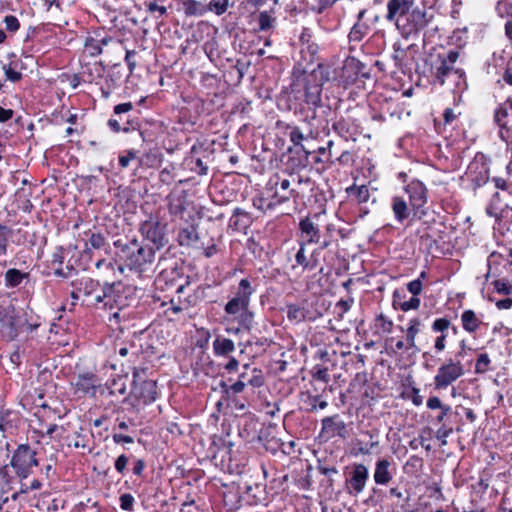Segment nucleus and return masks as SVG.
I'll return each mask as SVG.
<instances>
[{"mask_svg": "<svg viewBox=\"0 0 512 512\" xmlns=\"http://www.w3.org/2000/svg\"><path fill=\"white\" fill-rule=\"evenodd\" d=\"M270 184L272 189H274L273 197L278 204L285 203L291 198L297 199L300 197V191L292 187L291 179H280L277 177L275 180L271 179Z\"/></svg>", "mask_w": 512, "mask_h": 512, "instance_id": "nucleus-11", "label": "nucleus"}, {"mask_svg": "<svg viewBox=\"0 0 512 512\" xmlns=\"http://www.w3.org/2000/svg\"><path fill=\"white\" fill-rule=\"evenodd\" d=\"M319 74L321 75L319 82L311 84L310 79H308L307 84L305 86V102L308 105H312L313 107H318L321 104L323 77L321 71L319 72Z\"/></svg>", "mask_w": 512, "mask_h": 512, "instance_id": "nucleus-23", "label": "nucleus"}, {"mask_svg": "<svg viewBox=\"0 0 512 512\" xmlns=\"http://www.w3.org/2000/svg\"><path fill=\"white\" fill-rule=\"evenodd\" d=\"M254 313L247 310L240 311L239 322L247 332H251L253 328Z\"/></svg>", "mask_w": 512, "mask_h": 512, "instance_id": "nucleus-47", "label": "nucleus"}, {"mask_svg": "<svg viewBox=\"0 0 512 512\" xmlns=\"http://www.w3.org/2000/svg\"><path fill=\"white\" fill-rule=\"evenodd\" d=\"M507 193L495 192L492 196L491 202L487 207V213L492 214V210H502L501 204L506 200Z\"/></svg>", "mask_w": 512, "mask_h": 512, "instance_id": "nucleus-48", "label": "nucleus"}, {"mask_svg": "<svg viewBox=\"0 0 512 512\" xmlns=\"http://www.w3.org/2000/svg\"><path fill=\"white\" fill-rule=\"evenodd\" d=\"M346 192L358 204L366 203L370 198V192L366 185H351L346 189Z\"/></svg>", "mask_w": 512, "mask_h": 512, "instance_id": "nucleus-35", "label": "nucleus"}, {"mask_svg": "<svg viewBox=\"0 0 512 512\" xmlns=\"http://www.w3.org/2000/svg\"><path fill=\"white\" fill-rule=\"evenodd\" d=\"M308 401L310 403V408L308 409L309 412H314L319 409H325L328 406L327 401L321 400V397L319 395H309Z\"/></svg>", "mask_w": 512, "mask_h": 512, "instance_id": "nucleus-53", "label": "nucleus"}, {"mask_svg": "<svg viewBox=\"0 0 512 512\" xmlns=\"http://www.w3.org/2000/svg\"><path fill=\"white\" fill-rule=\"evenodd\" d=\"M406 20L409 22V24L407 27L403 28L404 34L417 33L428 23L426 13L421 10H413L410 14L406 15Z\"/></svg>", "mask_w": 512, "mask_h": 512, "instance_id": "nucleus-20", "label": "nucleus"}, {"mask_svg": "<svg viewBox=\"0 0 512 512\" xmlns=\"http://www.w3.org/2000/svg\"><path fill=\"white\" fill-rule=\"evenodd\" d=\"M494 288L498 293L509 295L511 293V286L504 280H496Z\"/></svg>", "mask_w": 512, "mask_h": 512, "instance_id": "nucleus-62", "label": "nucleus"}, {"mask_svg": "<svg viewBox=\"0 0 512 512\" xmlns=\"http://www.w3.org/2000/svg\"><path fill=\"white\" fill-rule=\"evenodd\" d=\"M464 375V366L460 360L447 359L434 377L435 389H445Z\"/></svg>", "mask_w": 512, "mask_h": 512, "instance_id": "nucleus-8", "label": "nucleus"}, {"mask_svg": "<svg viewBox=\"0 0 512 512\" xmlns=\"http://www.w3.org/2000/svg\"><path fill=\"white\" fill-rule=\"evenodd\" d=\"M251 223L250 213L241 209L235 208L229 220V226L234 230H242L247 228Z\"/></svg>", "mask_w": 512, "mask_h": 512, "instance_id": "nucleus-29", "label": "nucleus"}, {"mask_svg": "<svg viewBox=\"0 0 512 512\" xmlns=\"http://www.w3.org/2000/svg\"><path fill=\"white\" fill-rule=\"evenodd\" d=\"M291 177L292 184L298 186V188L296 189L300 191V196L305 192L307 187L311 186V180L309 178L303 179L299 175H297L296 177L294 175H291Z\"/></svg>", "mask_w": 512, "mask_h": 512, "instance_id": "nucleus-54", "label": "nucleus"}, {"mask_svg": "<svg viewBox=\"0 0 512 512\" xmlns=\"http://www.w3.org/2000/svg\"><path fill=\"white\" fill-rule=\"evenodd\" d=\"M368 478V468L361 463L354 464L351 477L348 480L350 487L349 493L355 495L360 494L364 490Z\"/></svg>", "mask_w": 512, "mask_h": 512, "instance_id": "nucleus-14", "label": "nucleus"}, {"mask_svg": "<svg viewBox=\"0 0 512 512\" xmlns=\"http://www.w3.org/2000/svg\"><path fill=\"white\" fill-rule=\"evenodd\" d=\"M461 323L463 329L466 332L472 334L479 329L480 325L482 324V321L479 317H477L476 313L473 310L468 309L463 311V313L461 314Z\"/></svg>", "mask_w": 512, "mask_h": 512, "instance_id": "nucleus-31", "label": "nucleus"}, {"mask_svg": "<svg viewBox=\"0 0 512 512\" xmlns=\"http://www.w3.org/2000/svg\"><path fill=\"white\" fill-rule=\"evenodd\" d=\"M128 463V457L124 454L118 456L115 460V469L118 473L123 474Z\"/></svg>", "mask_w": 512, "mask_h": 512, "instance_id": "nucleus-63", "label": "nucleus"}, {"mask_svg": "<svg viewBox=\"0 0 512 512\" xmlns=\"http://www.w3.org/2000/svg\"><path fill=\"white\" fill-rule=\"evenodd\" d=\"M459 51L450 50L446 54H438L435 61L431 63V75L434 83L443 86L452 82L459 92L467 88L465 72L463 69L455 68L459 58Z\"/></svg>", "mask_w": 512, "mask_h": 512, "instance_id": "nucleus-3", "label": "nucleus"}, {"mask_svg": "<svg viewBox=\"0 0 512 512\" xmlns=\"http://www.w3.org/2000/svg\"><path fill=\"white\" fill-rule=\"evenodd\" d=\"M253 205L254 207H256L258 210H261V211H267V210H272L275 208V206L279 205L278 202L276 201V199H274V197L272 196L271 199H266L264 197H256L253 199Z\"/></svg>", "mask_w": 512, "mask_h": 512, "instance_id": "nucleus-45", "label": "nucleus"}, {"mask_svg": "<svg viewBox=\"0 0 512 512\" xmlns=\"http://www.w3.org/2000/svg\"><path fill=\"white\" fill-rule=\"evenodd\" d=\"M199 239L197 228L194 225L180 228L177 234V241L182 247H194Z\"/></svg>", "mask_w": 512, "mask_h": 512, "instance_id": "nucleus-25", "label": "nucleus"}, {"mask_svg": "<svg viewBox=\"0 0 512 512\" xmlns=\"http://www.w3.org/2000/svg\"><path fill=\"white\" fill-rule=\"evenodd\" d=\"M287 317L291 321L301 322L306 318V311L298 305L291 304L287 306Z\"/></svg>", "mask_w": 512, "mask_h": 512, "instance_id": "nucleus-44", "label": "nucleus"}, {"mask_svg": "<svg viewBox=\"0 0 512 512\" xmlns=\"http://www.w3.org/2000/svg\"><path fill=\"white\" fill-rule=\"evenodd\" d=\"M181 9L186 17H200L206 12V4L198 0H182Z\"/></svg>", "mask_w": 512, "mask_h": 512, "instance_id": "nucleus-30", "label": "nucleus"}, {"mask_svg": "<svg viewBox=\"0 0 512 512\" xmlns=\"http://www.w3.org/2000/svg\"><path fill=\"white\" fill-rule=\"evenodd\" d=\"M86 245H90L94 249H101L106 245V238L101 233H91Z\"/></svg>", "mask_w": 512, "mask_h": 512, "instance_id": "nucleus-49", "label": "nucleus"}, {"mask_svg": "<svg viewBox=\"0 0 512 512\" xmlns=\"http://www.w3.org/2000/svg\"><path fill=\"white\" fill-rule=\"evenodd\" d=\"M276 22V18L273 17L270 12L262 11L258 16V25L260 31H268L274 28Z\"/></svg>", "mask_w": 512, "mask_h": 512, "instance_id": "nucleus-43", "label": "nucleus"}, {"mask_svg": "<svg viewBox=\"0 0 512 512\" xmlns=\"http://www.w3.org/2000/svg\"><path fill=\"white\" fill-rule=\"evenodd\" d=\"M238 377L246 387L259 388L265 382L262 371L257 368L250 369L249 365H244V371Z\"/></svg>", "mask_w": 512, "mask_h": 512, "instance_id": "nucleus-22", "label": "nucleus"}, {"mask_svg": "<svg viewBox=\"0 0 512 512\" xmlns=\"http://www.w3.org/2000/svg\"><path fill=\"white\" fill-rule=\"evenodd\" d=\"M220 387L222 389L223 394H235V395H242L247 388L244 385V382L241 381V379L239 377H238V380L231 385H228L225 381H221Z\"/></svg>", "mask_w": 512, "mask_h": 512, "instance_id": "nucleus-41", "label": "nucleus"}, {"mask_svg": "<svg viewBox=\"0 0 512 512\" xmlns=\"http://www.w3.org/2000/svg\"><path fill=\"white\" fill-rule=\"evenodd\" d=\"M311 373L314 379L322 381L324 383H328L330 380L327 367L316 365L313 367Z\"/></svg>", "mask_w": 512, "mask_h": 512, "instance_id": "nucleus-51", "label": "nucleus"}, {"mask_svg": "<svg viewBox=\"0 0 512 512\" xmlns=\"http://www.w3.org/2000/svg\"><path fill=\"white\" fill-rule=\"evenodd\" d=\"M289 139L293 143V145L296 147L297 152L302 151L304 152L306 158L310 155V151L305 148L303 145V141L308 139V135H304V133L300 130L299 127H289Z\"/></svg>", "mask_w": 512, "mask_h": 512, "instance_id": "nucleus-34", "label": "nucleus"}, {"mask_svg": "<svg viewBox=\"0 0 512 512\" xmlns=\"http://www.w3.org/2000/svg\"><path fill=\"white\" fill-rule=\"evenodd\" d=\"M3 70H4L6 78L12 82H18L22 78V74L20 72L16 71L15 69H13L10 65L9 66L4 65Z\"/></svg>", "mask_w": 512, "mask_h": 512, "instance_id": "nucleus-60", "label": "nucleus"}, {"mask_svg": "<svg viewBox=\"0 0 512 512\" xmlns=\"http://www.w3.org/2000/svg\"><path fill=\"white\" fill-rule=\"evenodd\" d=\"M407 289L413 296H418L422 291V281L420 278L409 282L407 284Z\"/></svg>", "mask_w": 512, "mask_h": 512, "instance_id": "nucleus-61", "label": "nucleus"}, {"mask_svg": "<svg viewBox=\"0 0 512 512\" xmlns=\"http://www.w3.org/2000/svg\"><path fill=\"white\" fill-rule=\"evenodd\" d=\"M42 487V482L38 479H34L30 485L25 483L21 484L20 493H28L29 491L38 490Z\"/></svg>", "mask_w": 512, "mask_h": 512, "instance_id": "nucleus-64", "label": "nucleus"}, {"mask_svg": "<svg viewBox=\"0 0 512 512\" xmlns=\"http://www.w3.org/2000/svg\"><path fill=\"white\" fill-rule=\"evenodd\" d=\"M394 53L392 55L393 60L395 61V65L400 67L403 61V58L406 54L405 50L400 47L398 43L393 45Z\"/></svg>", "mask_w": 512, "mask_h": 512, "instance_id": "nucleus-58", "label": "nucleus"}, {"mask_svg": "<svg viewBox=\"0 0 512 512\" xmlns=\"http://www.w3.org/2000/svg\"><path fill=\"white\" fill-rule=\"evenodd\" d=\"M185 203L184 196H170L168 204L169 213L173 216H182L186 210Z\"/></svg>", "mask_w": 512, "mask_h": 512, "instance_id": "nucleus-38", "label": "nucleus"}, {"mask_svg": "<svg viewBox=\"0 0 512 512\" xmlns=\"http://www.w3.org/2000/svg\"><path fill=\"white\" fill-rule=\"evenodd\" d=\"M490 364V359L488 354L482 353L478 356L475 364V372L476 373H485Z\"/></svg>", "mask_w": 512, "mask_h": 512, "instance_id": "nucleus-52", "label": "nucleus"}, {"mask_svg": "<svg viewBox=\"0 0 512 512\" xmlns=\"http://www.w3.org/2000/svg\"><path fill=\"white\" fill-rule=\"evenodd\" d=\"M234 350V342L229 338L217 335L213 341V352L216 356L226 357Z\"/></svg>", "mask_w": 512, "mask_h": 512, "instance_id": "nucleus-28", "label": "nucleus"}, {"mask_svg": "<svg viewBox=\"0 0 512 512\" xmlns=\"http://www.w3.org/2000/svg\"><path fill=\"white\" fill-rule=\"evenodd\" d=\"M85 50L91 57H96L100 55L102 51V47L99 44V41L95 37H88L85 41Z\"/></svg>", "mask_w": 512, "mask_h": 512, "instance_id": "nucleus-46", "label": "nucleus"}, {"mask_svg": "<svg viewBox=\"0 0 512 512\" xmlns=\"http://www.w3.org/2000/svg\"><path fill=\"white\" fill-rule=\"evenodd\" d=\"M2 337L8 341L14 340L18 335L17 327L12 317L5 318L1 323Z\"/></svg>", "mask_w": 512, "mask_h": 512, "instance_id": "nucleus-39", "label": "nucleus"}, {"mask_svg": "<svg viewBox=\"0 0 512 512\" xmlns=\"http://www.w3.org/2000/svg\"><path fill=\"white\" fill-rule=\"evenodd\" d=\"M321 424V435L326 436L327 438L346 437V423L340 418L338 414L323 418Z\"/></svg>", "mask_w": 512, "mask_h": 512, "instance_id": "nucleus-12", "label": "nucleus"}, {"mask_svg": "<svg viewBox=\"0 0 512 512\" xmlns=\"http://www.w3.org/2000/svg\"><path fill=\"white\" fill-rule=\"evenodd\" d=\"M140 231L144 238L151 242L157 250L168 244L166 225L159 221L144 222L140 227Z\"/></svg>", "mask_w": 512, "mask_h": 512, "instance_id": "nucleus-10", "label": "nucleus"}, {"mask_svg": "<svg viewBox=\"0 0 512 512\" xmlns=\"http://www.w3.org/2000/svg\"><path fill=\"white\" fill-rule=\"evenodd\" d=\"M77 290L87 297L94 296L96 305L103 303L104 307L110 308L115 305L119 310L129 305L128 298L134 293L133 287L121 282L105 283L101 288L97 280L89 277L78 280Z\"/></svg>", "mask_w": 512, "mask_h": 512, "instance_id": "nucleus-1", "label": "nucleus"}, {"mask_svg": "<svg viewBox=\"0 0 512 512\" xmlns=\"http://www.w3.org/2000/svg\"><path fill=\"white\" fill-rule=\"evenodd\" d=\"M489 171L488 157L481 152L476 153L466 170V176L471 181L474 190L489 182Z\"/></svg>", "mask_w": 512, "mask_h": 512, "instance_id": "nucleus-6", "label": "nucleus"}, {"mask_svg": "<svg viewBox=\"0 0 512 512\" xmlns=\"http://www.w3.org/2000/svg\"><path fill=\"white\" fill-rule=\"evenodd\" d=\"M6 30L9 32H16L20 28V23L14 15H7L4 18Z\"/></svg>", "mask_w": 512, "mask_h": 512, "instance_id": "nucleus-56", "label": "nucleus"}, {"mask_svg": "<svg viewBox=\"0 0 512 512\" xmlns=\"http://www.w3.org/2000/svg\"><path fill=\"white\" fill-rule=\"evenodd\" d=\"M369 26L365 23H355L348 35L350 42H360L367 35Z\"/></svg>", "mask_w": 512, "mask_h": 512, "instance_id": "nucleus-40", "label": "nucleus"}, {"mask_svg": "<svg viewBox=\"0 0 512 512\" xmlns=\"http://www.w3.org/2000/svg\"><path fill=\"white\" fill-rule=\"evenodd\" d=\"M95 382L96 379L93 374L79 375L75 386L77 391L83 392L84 394L94 395L96 389Z\"/></svg>", "mask_w": 512, "mask_h": 512, "instance_id": "nucleus-33", "label": "nucleus"}, {"mask_svg": "<svg viewBox=\"0 0 512 512\" xmlns=\"http://www.w3.org/2000/svg\"><path fill=\"white\" fill-rule=\"evenodd\" d=\"M134 502V497L129 493H125L120 496V507L122 510L132 511Z\"/></svg>", "mask_w": 512, "mask_h": 512, "instance_id": "nucleus-55", "label": "nucleus"}, {"mask_svg": "<svg viewBox=\"0 0 512 512\" xmlns=\"http://www.w3.org/2000/svg\"><path fill=\"white\" fill-rule=\"evenodd\" d=\"M194 165L191 167V170L196 172L198 175H206L208 172V166L200 159L196 158L195 160H191Z\"/></svg>", "mask_w": 512, "mask_h": 512, "instance_id": "nucleus-59", "label": "nucleus"}, {"mask_svg": "<svg viewBox=\"0 0 512 512\" xmlns=\"http://www.w3.org/2000/svg\"><path fill=\"white\" fill-rule=\"evenodd\" d=\"M420 306V299L417 296H413L408 301H404L400 304L402 311L416 310Z\"/></svg>", "mask_w": 512, "mask_h": 512, "instance_id": "nucleus-57", "label": "nucleus"}, {"mask_svg": "<svg viewBox=\"0 0 512 512\" xmlns=\"http://www.w3.org/2000/svg\"><path fill=\"white\" fill-rule=\"evenodd\" d=\"M11 235L12 229L6 225L0 224V257L7 254Z\"/></svg>", "mask_w": 512, "mask_h": 512, "instance_id": "nucleus-42", "label": "nucleus"}, {"mask_svg": "<svg viewBox=\"0 0 512 512\" xmlns=\"http://www.w3.org/2000/svg\"><path fill=\"white\" fill-rule=\"evenodd\" d=\"M144 373V370L134 368L131 395L143 404H149L156 400L157 386L154 380H145L141 376Z\"/></svg>", "mask_w": 512, "mask_h": 512, "instance_id": "nucleus-7", "label": "nucleus"}, {"mask_svg": "<svg viewBox=\"0 0 512 512\" xmlns=\"http://www.w3.org/2000/svg\"><path fill=\"white\" fill-rule=\"evenodd\" d=\"M305 246V242L299 243V249L295 255L296 264L301 266L304 270H314L318 265V260H315V262L309 261V259L306 257Z\"/></svg>", "mask_w": 512, "mask_h": 512, "instance_id": "nucleus-36", "label": "nucleus"}, {"mask_svg": "<svg viewBox=\"0 0 512 512\" xmlns=\"http://www.w3.org/2000/svg\"><path fill=\"white\" fill-rule=\"evenodd\" d=\"M223 398L236 414H245L249 407V401L244 395L223 394Z\"/></svg>", "mask_w": 512, "mask_h": 512, "instance_id": "nucleus-26", "label": "nucleus"}, {"mask_svg": "<svg viewBox=\"0 0 512 512\" xmlns=\"http://www.w3.org/2000/svg\"><path fill=\"white\" fill-rule=\"evenodd\" d=\"M29 278V272H23L16 268L7 269L3 275L4 285L7 289L19 288L21 284L28 281Z\"/></svg>", "mask_w": 512, "mask_h": 512, "instance_id": "nucleus-21", "label": "nucleus"}, {"mask_svg": "<svg viewBox=\"0 0 512 512\" xmlns=\"http://www.w3.org/2000/svg\"><path fill=\"white\" fill-rule=\"evenodd\" d=\"M405 191L409 196L410 205L413 209H419L426 204L427 189L421 181L414 180L410 182L406 186Z\"/></svg>", "mask_w": 512, "mask_h": 512, "instance_id": "nucleus-15", "label": "nucleus"}, {"mask_svg": "<svg viewBox=\"0 0 512 512\" xmlns=\"http://www.w3.org/2000/svg\"><path fill=\"white\" fill-rule=\"evenodd\" d=\"M119 249V258L125 268L136 273L139 277L149 276L155 271V249L137 239L126 243L117 240L114 243Z\"/></svg>", "mask_w": 512, "mask_h": 512, "instance_id": "nucleus-2", "label": "nucleus"}, {"mask_svg": "<svg viewBox=\"0 0 512 512\" xmlns=\"http://www.w3.org/2000/svg\"><path fill=\"white\" fill-rule=\"evenodd\" d=\"M129 379L127 375L117 376L111 379L107 383V389L109 390V394L113 396H122L125 400L127 397V385Z\"/></svg>", "mask_w": 512, "mask_h": 512, "instance_id": "nucleus-27", "label": "nucleus"}, {"mask_svg": "<svg viewBox=\"0 0 512 512\" xmlns=\"http://www.w3.org/2000/svg\"><path fill=\"white\" fill-rule=\"evenodd\" d=\"M391 462L388 459H379L375 464L374 481L378 485H387L392 479L390 472Z\"/></svg>", "mask_w": 512, "mask_h": 512, "instance_id": "nucleus-24", "label": "nucleus"}, {"mask_svg": "<svg viewBox=\"0 0 512 512\" xmlns=\"http://www.w3.org/2000/svg\"><path fill=\"white\" fill-rule=\"evenodd\" d=\"M302 242L305 244H317L320 242V229L309 217H305L299 222Z\"/></svg>", "mask_w": 512, "mask_h": 512, "instance_id": "nucleus-18", "label": "nucleus"}, {"mask_svg": "<svg viewBox=\"0 0 512 512\" xmlns=\"http://www.w3.org/2000/svg\"><path fill=\"white\" fill-rule=\"evenodd\" d=\"M36 455V451L28 444H20L14 451L9 465L20 480L28 478L32 474V469L39 465Z\"/></svg>", "mask_w": 512, "mask_h": 512, "instance_id": "nucleus-4", "label": "nucleus"}, {"mask_svg": "<svg viewBox=\"0 0 512 512\" xmlns=\"http://www.w3.org/2000/svg\"><path fill=\"white\" fill-rule=\"evenodd\" d=\"M428 319L427 315L424 316H416L411 318L408 321L406 332V341L408 343L407 348H412L414 351H419L416 345V336L419 334L423 328L425 327V322Z\"/></svg>", "mask_w": 512, "mask_h": 512, "instance_id": "nucleus-17", "label": "nucleus"}, {"mask_svg": "<svg viewBox=\"0 0 512 512\" xmlns=\"http://www.w3.org/2000/svg\"><path fill=\"white\" fill-rule=\"evenodd\" d=\"M413 3L407 0H389L387 4L386 18L389 21H396L399 27V17H404L408 14Z\"/></svg>", "mask_w": 512, "mask_h": 512, "instance_id": "nucleus-19", "label": "nucleus"}, {"mask_svg": "<svg viewBox=\"0 0 512 512\" xmlns=\"http://www.w3.org/2000/svg\"><path fill=\"white\" fill-rule=\"evenodd\" d=\"M493 121L498 126V135L506 143L512 141V119H508L507 107H497Z\"/></svg>", "mask_w": 512, "mask_h": 512, "instance_id": "nucleus-13", "label": "nucleus"}, {"mask_svg": "<svg viewBox=\"0 0 512 512\" xmlns=\"http://www.w3.org/2000/svg\"><path fill=\"white\" fill-rule=\"evenodd\" d=\"M255 292L248 279H241L235 295L225 304L224 311L228 315H237L242 310H247L250 305V298Z\"/></svg>", "mask_w": 512, "mask_h": 512, "instance_id": "nucleus-5", "label": "nucleus"}, {"mask_svg": "<svg viewBox=\"0 0 512 512\" xmlns=\"http://www.w3.org/2000/svg\"><path fill=\"white\" fill-rule=\"evenodd\" d=\"M391 207L395 218L399 223H403V221L409 217L410 211L408 205L402 197H393Z\"/></svg>", "mask_w": 512, "mask_h": 512, "instance_id": "nucleus-32", "label": "nucleus"}, {"mask_svg": "<svg viewBox=\"0 0 512 512\" xmlns=\"http://www.w3.org/2000/svg\"><path fill=\"white\" fill-rule=\"evenodd\" d=\"M492 182L496 189L501 190L503 193H507V195H512V183H509L505 178L493 177Z\"/></svg>", "mask_w": 512, "mask_h": 512, "instance_id": "nucleus-50", "label": "nucleus"}, {"mask_svg": "<svg viewBox=\"0 0 512 512\" xmlns=\"http://www.w3.org/2000/svg\"><path fill=\"white\" fill-rule=\"evenodd\" d=\"M189 283V276L184 277L177 267L163 269L155 280L158 289L165 290L170 287H175L177 294L183 293Z\"/></svg>", "mask_w": 512, "mask_h": 512, "instance_id": "nucleus-9", "label": "nucleus"}, {"mask_svg": "<svg viewBox=\"0 0 512 512\" xmlns=\"http://www.w3.org/2000/svg\"><path fill=\"white\" fill-rule=\"evenodd\" d=\"M450 326L451 321L445 317L437 318L432 323L431 328L433 332L440 333V335L437 336L434 341V349L437 353L444 351L446 348V339Z\"/></svg>", "mask_w": 512, "mask_h": 512, "instance_id": "nucleus-16", "label": "nucleus"}, {"mask_svg": "<svg viewBox=\"0 0 512 512\" xmlns=\"http://www.w3.org/2000/svg\"><path fill=\"white\" fill-rule=\"evenodd\" d=\"M232 5L230 0H210L209 3L206 4V12L221 16L225 14Z\"/></svg>", "mask_w": 512, "mask_h": 512, "instance_id": "nucleus-37", "label": "nucleus"}]
</instances>
